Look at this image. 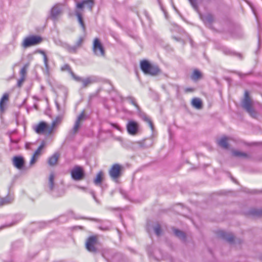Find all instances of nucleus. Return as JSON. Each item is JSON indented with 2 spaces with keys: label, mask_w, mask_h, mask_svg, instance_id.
I'll use <instances>...</instances> for the list:
<instances>
[{
  "label": "nucleus",
  "mask_w": 262,
  "mask_h": 262,
  "mask_svg": "<svg viewBox=\"0 0 262 262\" xmlns=\"http://www.w3.org/2000/svg\"><path fill=\"white\" fill-rule=\"evenodd\" d=\"M140 68L144 74L151 76H156L161 72L158 66L151 64L147 60L141 61Z\"/></svg>",
  "instance_id": "1"
},
{
  "label": "nucleus",
  "mask_w": 262,
  "mask_h": 262,
  "mask_svg": "<svg viewBox=\"0 0 262 262\" xmlns=\"http://www.w3.org/2000/svg\"><path fill=\"white\" fill-rule=\"evenodd\" d=\"M54 178V174L51 173L49 177L48 192L54 198L62 196L64 194V190L63 189H57L55 188Z\"/></svg>",
  "instance_id": "2"
},
{
  "label": "nucleus",
  "mask_w": 262,
  "mask_h": 262,
  "mask_svg": "<svg viewBox=\"0 0 262 262\" xmlns=\"http://www.w3.org/2000/svg\"><path fill=\"white\" fill-rule=\"evenodd\" d=\"M42 41V38L40 36L37 35H29L24 39L21 43V47L26 49L39 45Z\"/></svg>",
  "instance_id": "3"
},
{
  "label": "nucleus",
  "mask_w": 262,
  "mask_h": 262,
  "mask_svg": "<svg viewBox=\"0 0 262 262\" xmlns=\"http://www.w3.org/2000/svg\"><path fill=\"white\" fill-rule=\"evenodd\" d=\"M85 118V115L84 111H83L77 118V119L75 122V124L71 129L68 135L67 138L69 139H72L74 138L75 135L78 132L80 127V122L84 120Z\"/></svg>",
  "instance_id": "4"
},
{
  "label": "nucleus",
  "mask_w": 262,
  "mask_h": 262,
  "mask_svg": "<svg viewBox=\"0 0 262 262\" xmlns=\"http://www.w3.org/2000/svg\"><path fill=\"white\" fill-rule=\"evenodd\" d=\"M242 106L252 117H256V113L251 105V101L248 91L245 92V97L242 102Z\"/></svg>",
  "instance_id": "5"
},
{
  "label": "nucleus",
  "mask_w": 262,
  "mask_h": 262,
  "mask_svg": "<svg viewBox=\"0 0 262 262\" xmlns=\"http://www.w3.org/2000/svg\"><path fill=\"white\" fill-rule=\"evenodd\" d=\"M74 80L82 83V88H85L90 85L98 81V78L95 76H90L86 78H82L78 76L75 77Z\"/></svg>",
  "instance_id": "6"
},
{
  "label": "nucleus",
  "mask_w": 262,
  "mask_h": 262,
  "mask_svg": "<svg viewBox=\"0 0 262 262\" xmlns=\"http://www.w3.org/2000/svg\"><path fill=\"white\" fill-rule=\"evenodd\" d=\"M93 52L97 56H104L105 55V50L100 40L98 38H95L93 41Z\"/></svg>",
  "instance_id": "7"
},
{
  "label": "nucleus",
  "mask_w": 262,
  "mask_h": 262,
  "mask_svg": "<svg viewBox=\"0 0 262 262\" xmlns=\"http://www.w3.org/2000/svg\"><path fill=\"white\" fill-rule=\"evenodd\" d=\"M122 170V167L120 164L117 163L113 164L108 171L112 180L116 181L121 177Z\"/></svg>",
  "instance_id": "8"
},
{
  "label": "nucleus",
  "mask_w": 262,
  "mask_h": 262,
  "mask_svg": "<svg viewBox=\"0 0 262 262\" xmlns=\"http://www.w3.org/2000/svg\"><path fill=\"white\" fill-rule=\"evenodd\" d=\"M71 175L73 180L80 181L84 178L85 172L81 166L76 165L71 171Z\"/></svg>",
  "instance_id": "9"
},
{
  "label": "nucleus",
  "mask_w": 262,
  "mask_h": 262,
  "mask_svg": "<svg viewBox=\"0 0 262 262\" xmlns=\"http://www.w3.org/2000/svg\"><path fill=\"white\" fill-rule=\"evenodd\" d=\"M132 105H134V106L136 108V111L135 112V113H137L139 116H140L144 121L147 122L149 124V126L151 128L152 130L154 129V125L152 124V122L150 120V119L146 116V115L141 112L140 110L139 106L138 105L137 103H136L135 98L132 97Z\"/></svg>",
  "instance_id": "10"
},
{
  "label": "nucleus",
  "mask_w": 262,
  "mask_h": 262,
  "mask_svg": "<svg viewBox=\"0 0 262 262\" xmlns=\"http://www.w3.org/2000/svg\"><path fill=\"white\" fill-rule=\"evenodd\" d=\"M61 5L57 4L53 6L51 9L50 11V15L48 18L51 19L53 21H56L58 19V16L61 14Z\"/></svg>",
  "instance_id": "11"
},
{
  "label": "nucleus",
  "mask_w": 262,
  "mask_h": 262,
  "mask_svg": "<svg viewBox=\"0 0 262 262\" xmlns=\"http://www.w3.org/2000/svg\"><path fill=\"white\" fill-rule=\"evenodd\" d=\"M12 164L14 167L19 170L23 169L25 166V160L20 155L15 156L12 159Z\"/></svg>",
  "instance_id": "12"
},
{
  "label": "nucleus",
  "mask_w": 262,
  "mask_h": 262,
  "mask_svg": "<svg viewBox=\"0 0 262 262\" xmlns=\"http://www.w3.org/2000/svg\"><path fill=\"white\" fill-rule=\"evenodd\" d=\"M94 4V0H82L76 3V8L82 10L83 8H85L89 11H92Z\"/></svg>",
  "instance_id": "13"
},
{
  "label": "nucleus",
  "mask_w": 262,
  "mask_h": 262,
  "mask_svg": "<svg viewBox=\"0 0 262 262\" xmlns=\"http://www.w3.org/2000/svg\"><path fill=\"white\" fill-rule=\"evenodd\" d=\"M34 130L38 134H49V125L45 121H41L34 127Z\"/></svg>",
  "instance_id": "14"
},
{
  "label": "nucleus",
  "mask_w": 262,
  "mask_h": 262,
  "mask_svg": "<svg viewBox=\"0 0 262 262\" xmlns=\"http://www.w3.org/2000/svg\"><path fill=\"white\" fill-rule=\"evenodd\" d=\"M96 243V238L94 236H90L88 239L85 243V247L88 251L90 252H96L97 249L95 247V245Z\"/></svg>",
  "instance_id": "15"
},
{
  "label": "nucleus",
  "mask_w": 262,
  "mask_h": 262,
  "mask_svg": "<svg viewBox=\"0 0 262 262\" xmlns=\"http://www.w3.org/2000/svg\"><path fill=\"white\" fill-rule=\"evenodd\" d=\"M218 235L230 243H232L234 241V237L231 233L226 232L224 231H220L218 233Z\"/></svg>",
  "instance_id": "16"
},
{
  "label": "nucleus",
  "mask_w": 262,
  "mask_h": 262,
  "mask_svg": "<svg viewBox=\"0 0 262 262\" xmlns=\"http://www.w3.org/2000/svg\"><path fill=\"white\" fill-rule=\"evenodd\" d=\"M45 146V142H42L41 144L39 146L37 149L35 150L33 156L30 161V165H32L35 163L37 161L38 156L40 155L41 150Z\"/></svg>",
  "instance_id": "17"
},
{
  "label": "nucleus",
  "mask_w": 262,
  "mask_h": 262,
  "mask_svg": "<svg viewBox=\"0 0 262 262\" xmlns=\"http://www.w3.org/2000/svg\"><path fill=\"white\" fill-rule=\"evenodd\" d=\"M200 17L204 24L208 27L211 25L214 20L213 16L211 14L201 15Z\"/></svg>",
  "instance_id": "18"
},
{
  "label": "nucleus",
  "mask_w": 262,
  "mask_h": 262,
  "mask_svg": "<svg viewBox=\"0 0 262 262\" xmlns=\"http://www.w3.org/2000/svg\"><path fill=\"white\" fill-rule=\"evenodd\" d=\"M152 144V141L151 139H145L141 142H135L132 143L133 144L134 147L136 146V144H138L139 147L141 148H147L151 146Z\"/></svg>",
  "instance_id": "19"
},
{
  "label": "nucleus",
  "mask_w": 262,
  "mask_h": 262,
  "mask_svg": "<svg viewBox=\"0 0 262 262\" xmlns=\"http://www.w3.org/2000/svg\"><path fill=\"white\" fill-rule=\"evenodd\" d=\"M137 15L139 16V18L140 19L141 21L142 22V24H144L145 23L150 24V20L149 16L148 15L146 11L143 10L142 11V12L140 13V14L137 13Z\"/></svg>",
  "instance_id": "20"
},
{
  "label": "nucleus",
  "mask_w": 262,
  "mask_h": 262,
  "mask_svg": "<svg viewBox=\"0 0 262 262\" xmlns=\"http://www.w3.org/2000/svg\"><path fill=\"white\" fill-rule=\"evenodd\" d=\"M9 100V94L5 93L0 100V112L2 113L5 110V104Z\"/></svg>",
  "instance_id": "21"
},
{
  "label": "nucleus",
  "mask_w": 262,
  "mask_h": 262,
  "mask_svg": "<svg viewBox=\"0 0 262 262\" xmlns=\"http://www.w3.org/2000/svg\"><path fill=\"white\" fill-rule=\"evenodd\" d=\"M59 157V155L57 152L54 153L52 156L49 158L48 161V164L51 166L55 165L58 160Z\"/></svg>",
  "instance_id": "22"
},
{
  "label": "nucleus",
  "mask_w": 262,
  "mask_h": 262,
  "mask_svg": "<svg viewBox=\"0 0 262 262\" xmlns=\"http://www.w3.org/2000/svg\"><path fill=\"white\" fill-rule=\"evenodd\" d=\"M75 15L77 17L78 21L82 28L83 32H85L86 31V27L81 14L79 11H76L75 12Z\"/></svg>",
  "instance_id": "23"
},
{
  "label": "nucleus",
  "mask_w": 262,
  "mask_h": 262,
  "mask_svg": "<svg viewBox=\"0 0 262 262\" xmlns=\"http://www.w3.org/2000/svg\"><path fill=\"white\" fill-rule=\"evenodd\" d=\"M141 132L139 125L135 121H132V136L136 135Z\"/></svg>",
  "instance_id": "24"
},
{
  "label": "nucleus",
  "mask_w": 262,
  "mask_h": 262,
  "mask_svg": "<svg viewBox=\"0 0 262 262\" xmlns=\"http://www.w3.org/2000/svg\"><path fill=\"white\" fill-rule=\"evenodd\" d=\"M43 62L45 68L42 69L43 73L47 76H49L50 75V67L48 63V58L47 56H45V58H43Z\"/></svg>",
  "instance_id": "25"
},
{
  "label": "nucleus",
  "mask_w": 262,
  "mask_h": 262,
  "mask_svg": "<svg viewBox=\"0 0 262 262\" xmlns=\"http://www.w3.org/2000/svg\"><path fill=\"white\" fill-rule=\"evenodd\" d=\"M103 173L100 171L97 174L96 178L94 180V183L96 185L99 186L101 184L103 181Z\"/></svg>",
  "instance_id": "26"
},
{
  "label": "nucleus",
  "mask_w": 262,
  "mask_h": 262,
  "mask_svg": "<svg viewBox=\"0 0 262 262\" xmlns=\"http://www.w3.org/2000/svg\"><path fill=\"white\" fill-rule=\"evenodd\" d=\"M192 105L196 109H201L202 107V102L200 99L194 98L192 100Z\"/></svg>",
  "instance_id": "27"
},
{
  "label": "nucleus",
  "mask_w": 262,
  "mask_h": 262,
  "mask_svg": "<svg viewBox=\"0 0 262 262\" xmlns=\"http://www.w3.org/2000/svg\"><path fill=\"white\" fill-rule=\"evenodd\" d=\"M228 140V138L226 137H223L221 138L220 140L218 141V144L222 148L227 149L228 147V144L227 142Z\"/></svg>",
  "instance_id": "28"
},
{
  "label": "nucleus",
  "mask_w": 262,
  "mask_h": 262,
  "mask_svg": "<svg viewBox=\"0 0 262 262\" xmlns=\"http://www.w3.org/2000/svg\"><path fill=\"white\" fill-rule=\"evenodd\" d=\"M174 235L182 239V241H185L186 239V235L183 231L179 230L177 229H173V230Z\"/></svg>",
  "instance_id": "29"
},
{
  "label": "nucleus",
  "mask_w": 262,
  "mask_h": 262,
  "mask_svg": "<svg viewBox=\"0 0 262 262\" xmlns=\"http://www.w3.org/2000/svg\"><path fill=\"white\" fill-rule=\"evenodd\" d=\"M61 118L59 117H57L56 119L53 121L51 126L49 125V134H51L54 128L60 122Z\"/></svg>",
  "instance_id": "30"
},
{
  "label": "nucleus",
  "mask_w": 262,
  "mask_h": 262,
  "mask_svg": "<svg viewBox=\"0 0 262 262\" xmlns=\"http://www.w3.org/2000/svg\"><path fill=\"white\" fill-rule=\"evenodd\" d=\"M61 70L62 71H67L71 74L74 79H75V77L76 76V75L72 71L70 66L68 64H65L63 65L61 68Z\"/></svg>",
  "instance_id": "31"
},
{
  "label": "nucleus",
  "mask_w": 262,
  "mask_h": 262,
  "mask_svg": "<svg viewBox=\"0 0 262 262\" xmlns=\"http://www.w3.org/2000/svg\"><path fill=\"white\" fill-rule=\"evenodd\" d=\"M249 214L253 216H261L262 215V209H251L249 210Z\"/></svg>",
  "instance_id": "32"
},
{
  "label": "nucleus",
  "mask_w": 262,
  "mask_h": 262,
  "mask_svg": "<svg viewBox=\"0 0 262 262\" xmlns=\"http://www.w3.org/2000/svg\"><path fill=\"white\" fill-rule=\"evenodd\" d=\"M12 200L13 199L10 196H7L5 198H1L0 206L10 203Z\"/></svg>",
  "instance_id": "33"
},
{
  "label": "nucleus",
  "mask_w": 262,
  "mask_h": 262,
  "mask_svg": "<svg viewBox=\"0 0 262 262\" xmlns=\"http://www.w3.org/2000/svg\"><path fill=\"white\" fill-rule=\"evenodd\" d=\"M64 47L67 50L71 53H76L78 49L75 45L74 46H70L66 44Z\"/></svg>",
  "instance_id": "34"
},
{
  "label": "nucleus",
  "mask_w": 262,
  "mask_h": 262,
  "mask_svg": "<svg viewBox=\"0 0 262 262\" xmlns=\"http://www.w3.org/2000/svg\"><path fill=\"white\" fill-rule=\"evenodd\" d=\"M201 77V73L198 70H195L193 71V72L191 75V78L193 80H197V79L200 78Z\"/></svg>",
  "instance_id": "35"
},
{
  "label": "nucleus",
  "mask_w": 262,
  "mask_h": 262,
  "mask_svg": "<svg viewBox=\"0 0 262 262\" xmlns=\"http://www.w3.org/2000/svg\"><path fill=\"white\" fill-rule=\"evenodd\" d=\"M196 1L197 0H188L190 4L192 6V7L193 8V9L195 11L199 12V7H198Z\"/></svg>",
  "instance_id": "36"
},
{
  "label": "nucleus",
  "mask_w": 262,
  "mask_h": 262,
  "mask_svg": "<svg viewBox=\"0 0 262 262\" xmlns=\"http://www.w3.org/2000/svg\"><path fill=\"white\" fill-rule=\"evenodd\" d=\"M154 230L157 236H159L161 234V229L159 224H157L154 227Z\"/></svg>",
  "instance_id": "37"
},
{
  "label": "nucleus",
  "mask_w": 262,
  "mask_h": 262,
  "mask_svg": "<svg viewBox=\"0 0 262 262\" xmlns=\"http://www.w3.org/2000/svg\"><path fill=\"white\" fill-rule=\"evenodd\" d=\"M84 41V38L83 37L80 36L79 37V39L77 40V41L76 42L75 45L78 48H80L81 45H82Z\"/></svg>",
  "instance_id": "38"
},
{
  "label": "nucleus",
  "mask_w": 262,
  "mask_h": 262,
  "mask_svg": "<svg viewBox=\"0 0 262 262\" xmlns=\"http://www.w3.org/2000/svg\"><path fill=\"white\" fill-rule=\"evenodd\" d=\"M233 155L236 157H246L247 156L245 153L235 150L233 151Z\"/></svg>",
  "instance_id": "39"
},
{
  "label": "nucleus",
  "mask_w": 262,
  "mask_h": 262,
  "mask_svg": "<svg viewBox=\"0 0 262 262\" xmlns=\"http://www.w3.org/2000/svg\"><path fill=\"white\" fill-rule=\"evenodd\" d=\"M55 104H56V108H57V110L58 111V112L59 113H63L64 112V107H61L59 104L57 102V101H55Z\"/></svg>",
  "instance_id": "40"
},
{
  "label": "nucleus",
  "mask_w": 262,
  "mask_h": 262,
  "mask_svg": "<svg viewBox=\"0 0 262 262\" xmlns=\"http://www.w3.org/2000/svg\"><path fill=\"white\" fill-rule=\"evenodd\" d=\"M15 224V222H12L9 224H6L3 225L1 226H0V230L5 228H6V227H11L12 226L14 225Z\"/></svg>",
  "instance_id": "41"
},
{
  "label": "nucleus",
  "mask_w": 262,
  "mask_h": 262,
  "mask_svg": "<svg viewBox=\"0 0 262 262\" xmlns=\"http://www.w3.org/2000/svg\"><path fill=\"white\" fill-rule=\"evenodd\" d=\"M126 129L128 133L131 135V120H129L126 125Z\"/></svg>",
  "instance_id": "42"
},
{
  "label": "nucleus",
  "mask_w": 262,
  "mask_h": 262,
  "mask_svg": "<svg viewBox=\"0 0 262 262\" xmlns=\"http://www.w3.org/2000/svg\"><path fill=\"white\" fill-rule=\"evenodd\" d=\"M120 192L124 199L129 200V199L128 197L127 193L125 191H124L123 190L120 189Z\"/></svg>",
  "instance_id": "43"
},
{
  "label": "nucleus",
  "mask_w": 262,
  "mask_h": 262,
  "mask_svg": "<svg viewBox=\"0 0 262 262\" xmlns=\"http://www.w3.org/2000/svg\"><path fill=\"white\" fill-rule=\"evenodd\" d=\"M90 193L92 195L93 198L94 199V200H95V201L97 203V204H99L100 203V202L97 199L96 195H95V192L93 190H91L90 191Z\"/></svg>",
  "instance_id": "44"
},
{
  "label": "nucleus",
  "mask_w": 262,
  "mask_h": 262,
  "mask_svg": "<svg viewBox=\"0 0 262 262\" xmlns=\"http://www.w3.org/2000/svg\"><path fill=\"white\" fill-rule=\"evenodd\" d=\"M90 193L92 195L93 198L94 199V200H95V201L97 203V204H99L100 203V202L97 199L96 195H95V192L93 190H91L90 191Z\"/></svg>",
  "instance_id": "45"
},
{
  "label": "nucleus",
  "mask_w": 262,
  "mask_h": 262,
  "mask_svg": "<svg viewBox=\"0 0 262 262\" xmlns=\"http://www.w3.org/2000/svg\"><path fill=\"white\" fill-rule=\"evenodd\" d=\"M20 73L21 75V77H24L26 73V69L25 67L21 69Z\"/></svg>",
  "instance_id": "46"
},
{
  "label": "nucleus",
  "mask_w": 262,
  "mask_h": 262,
  "mask_svg": "<svg viewBox=\"0 0 262 262\" xmlns=\"http://www.w3.org/2000/svg\"><path fill=\"white\" fill-rule=\"evenodd\" d=\"M24 80V77H21V78L20 79H19L17 81V86L19 87L21 86Z\"/></svg>",
  "instance_id": "47"
},
{
  "label": "nucleus",
  "mask_w": 262,
  "mask_h": 262,
  "mask_svg": "<svg viewBox=\"0 0 262 262\" xmlns=\"http://www.w3.org/2000/svg\"><path fill=\"white\" fill-rule=\"evenodd\" d=\"M112 126H113V127L116 128L117 129L119 130H121V128L119 127V126L116 124V123H111Z\"/></svg>",
  "instance_id": "48"
},
{
  "label": "nucleus",
  "mask_w": 262,
  "mask_h": 262,
  "mask_svg": "<svg viewBox=\"0 0 262 262\" xmlns=\"http://www.w3.org/2000/svg\"><path fill=\"white\" fill-rule=\"evenodd\" d=\"M38 52L40 54H41L43 56V58H45V56H47L45 52L43 50H38Z\"/></svg>",
  "instance_id": "49"
},
{
  "label": "nucleus",
  "mask_w": 262,
  "mask_h": 262,
  "mask_svg": "<svg viewBox=\"0 0 262 262\" xmlns=\"http://www.w3.org/2000/svg\"><path fill=\"white\" fill-rule=\"evenodd\" d=\"M194 91V89L193 88H186L185 90V92L186 93H188V92H192Z\"/></svg>",
  "instance_id": "50"
},
{
  "label": "nucleus",
  "mask_w": 262,
  "mask_h": 262,
  "mask_svg": "<svg viewBox=\"0 0 262 262\" xmlns=\"http://www.w3.org/2000/svg\"><path fill=\"white\" fill-rule=\"evenodd\" d=\"M223 52L226 54H229L230 53V51L229 49H227V48H224L223 49Z\"/></svg>",
  "instance_id": "51"
},
{
  "label": "nucleus",
  "mask_w": 262,
  "mask_h": 262,
  "mask_svg": "<svg viewBox=\"0 0 262 262\" xmlns=\"http://www.w3.org/2000/svg\"><path fill=\"white\" fill-rule=\"evenodd\" d=\"M18 140H14V139H12V138H10V142L11 143H17L18 142Z\"/></svg>",
  "instance_id": "52"
},
{
  "label": "nucleus",
  "mask_w": 262,
  "mask_h": 262,
  "mask_svg": "<svg viewBox=\"0 0 262 262\" xmlns=\"http://www.w3.org/2000/svg\"><path fill=\"white\" fill-rule=\"evenodd\" d=\"M236 74H237L240 77H242L243 76H245L246 75L245 74H243L240 72H235Z\"/></svg>",
  "instance_id": "53"
},
{
  "label": "nucleus",
  "mask_w": 262,
  "mask_h": 262,
  "mask_svg": "<svg viewBox=\"0 0 262 262\" xmlns=\"http://www.w3.org/2000/svg\"><path fill=\"white\" fill-rule=\"evenodd\" d=\"M89 220H91V221H95V222H97V221H98V220H97V219H94V218L89 219Z\"/></svg>",
  "instance_id": "54"
},
{
  "label": "nucleus",
  "mask_w": 262,
  "mask_h": 262,
  "mask_svg": "<svg viewBox=\"0 0 262 262\" xmlns=\"http://www.w3.org/2000/svg\"><path fill=\"white\" fill-rule=\"evenodd\" d=\"M74 217H75L76 219H84V217H79V216H74Z\"/></svg>",
  "instance_id": "55"
},
{
  "label": "nucleus",
  "mask_w": 262,
  "mask_h": 262,
  "mask_svg": "<svg viewBox=\"0 0 262 262\" xmlns=\"http://www.w3.org/2000/svg\"><path fill=\"white\" fill-rule=\"evenodd\" d=\"M26 148H29V147H28V144H26Z\"/></svg>",
  "instance_id": "56"
},
{
  "label": "nucleus",
  "mask_w": 262,
  "mask_h": 262,
  "mask_svg": "<svg viewBox=\"0 0 262 262\" xmlns=\"http://www.w3.org/2000/svg\"><path fill=\"white\" fill-rule=\"evenodd\" d=\"M113 192H114V191H112V192H111V195H113Z\"/></svg>",
  "instance_id": "57"
},
{
  "label": "nucleus",
  "mask_w": 262,
  "mask_h": 262,
  "mask_svg": "<svg viewBox=\"0 0 262 262\" xmlns=\"http://www.w3.org/2000/svg\"><path fill=\"white\" fill-rule=\"evenodd\" d=\"M81 189H85V188L84 187H81Z\"/></svg>",
  "instance_id": "58"
}]
</instances>
